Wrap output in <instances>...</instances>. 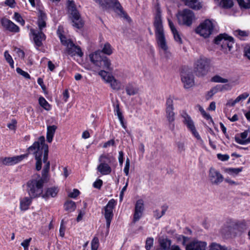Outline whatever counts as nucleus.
<instances>
[{
  "label": "nucleus",
  "mask_w": 250,
  "mask_h": 250,
  "mask_svg": "<svg viewBox=\"0 0 250 250\" xmlns=\"http://www.w3.org/2000/svg\"><path fill=\"white\" fill-rule=\"evenodd\" d=\"M28 151L32 153L36 160V169L39 171L42 168V160L45 163L42 171V176L45 178L50 169V163L47 161L48 146L45 143V138L43 136H40L38 141L35 142L32 146L28 148Z\"/></svg>",
  "instance_id": "1"
},
{
  "label": "nucleus",
  "mask_w": 250,
  "mask_h": 250,
  "mask_svg": "<svg viewBox=\"0 0 250 250\" xmlns=\"http://www.w3.org/2000/svg\"><path fill=\"white\" fill-rule=\"evenodd\" d=\"M153 24L155 28L156 39L158 46L160 50L163 51L165 57L169 58L171 57V53L168 50V46L166 40L162 20L161 12L160 8L158 7L156 8Z\"/></svg>",
  "instance_id": "2"
},
{
  "label": "nucleus",
  "mask_w": 250,
  "mask_h": 250,
  "mask_svg": "<svg viewBox=\"0 0 250 250\" xmlns=\"http://www.w3.org/2000/svg\"><path fill=\"white\" fill-rule=\"evenodd\" d=\"M44 180L40 175L30 180L27 183V191L31 198H37L42 196Z\"/></svg>",
  "instance_id": "3"
},
{
  "label": "nucleus",
  "mask_w": 250,
  "mask_h": 250,
  "mask_svg": "<svg viewBox=\"0 0 250 250\" xmlns=\"http://www.w3.org/2000/svg\"><path fill=\"white\" fill-rule=\"evenodd\" d=\"M67 8L68 12L71 15V19L73 23V26L78 29L82 28L83 22L82 20L80 14L77 10L74 1L68 0Z\"/></svg>",
  "instance_id": "4"
},
{
  "label": "nucleus",
  "mask_w": 250,
  "mask_h": 250,
  "mask_svg": "<svg viewBox=\"0 0 250 250\" xmlns=\"http://www.w3.org/2000/svg\"><path fill=\"white\" fill-rule=\"evenodd\" d=\"M214 26L212 21L207 19L200 24L196 28L195 32L200 36L207 38L212 34Z\"/></svg>",
  "instance_id": "5"
},
{
  "label": "nucleus",
  "mask_w": 250,
  "mask_h": 250,
  "mask_svg": "<svg viewBox=\"0 0 250 250\" xmlns=\"http://www.w3.org/2000/svg\"><path fill=\"white\" fill-rule=\"evenodd\" d=\"M209 67V60L206 58H200L194 63V71L198 76L207 74Z\"/></svg>",
  "instance_id": "6"
},
{
  "label": "nucleus",
  "mask_w": 250,
  "mask_h": 250,
  "mask_svg": "<svg viewBox=\"0 0 250 250\" xmlns=\"http://www.w3.org/2000/svg\"><path fill=\"white\" fill-rule=\"evenodd\" d=\"M178 22L180 24L190 26L195 20L193 12L189 9H185L179 11L177 15Z\"/></svg>",
  "instance_id": "7"
},
{
  "label": "nucleus",
  "mask_w": 250,
  "mask_h": 250,
  "mask_svg": "<svg viewBox=\"0 0 250 250\" xmlns=\"http://www.w3.org/2000/svg\"><path fill=\"white\" fill-rule=\"evenodd\" d=\"M214 42L217 44H221L223 48H228L229 51H230L233 47V38L226 34H221L215 38Z\"/></svg>",
  "instance_id": "8"
},
{
  "label": "nucleus",
  "mask_w": 250,
  "mask_h": 250,
  "mask_svg": "<svg viewBox=\"0 0 250 250\" xmlns=\"http://www.w3.org/2000/svg\"><path fill=\"white\" fill-rule=\"evenodd\" d=\"M116 205V201L113 199L110 200L107 204L104 207V211L103 213L106 220V226L109 229L111 221L113 217V209Z\"/></svg>",
  "instance_id": "9"
},
{
  "label": "nucleus",
  "mask_w": 250,
  "mask_h": 250,
  "mask_svg": "<svg viewBox=\"0 0 250 250\" xmlns=\"http://www.w3.org/2000/svg\"><path fill=\"white\" fill-rule=\"evenodd\" d=\"M208 179L212 185H218L224 180V177L220 172L213 167L209 170Z\"/></svg>",
  "instance_id": "10"
},
{
  "label": "nucleus",
  "mask_w": 250,
  "mask_h": 250,
  "mask_svg": "<svg viewBox=\"0 0 250 250\" xmlns=\"http://www.w3.org/2000/svg\"><path fill=\"white\" fill-rule=\"evenodd\" d=\"M182 117L184 119V123L187 125V127L190 130L194 136L198 140L202 141L200 136L196 131L194 123L190 117L186 113L182 114Z\"/></svg>",
  "instance_id": "11"
},
{
  "label": "nucleus",
  "mask_w": 250,
  "mask_h": 250,
  "mask_svg": "<svg viewBox=\"0 0 250 250\" xmlns=\"http://www.w3.org/2000/svg\"><path fill=\"white\" fill-rule=\"evenodd\" d=\"M181 80L185 88L192 87L194 83V77L191 72L183 71L181 73Z\"/></svg>",
  "instance_id": "12"
},
{
  "label": "nucleus",
  "mask_w": 250,
  "mask_h": 250,
  "mask_svg": "<svg viewBox=\"0 0 250 250\" xmlns=\"http://www.w3.org/2000/svg\"><path fill=\"white\" fill-rule=\"evenodd\" d=\"M207 246L206 242L194 240L186 245V250H206Z\"/></svg>",
  "instance_id": "13"
},
{
  "label": "nucleus",
  "mask_w": 250,
  "mask_h": 250,
  "mask_svg": "<svg viewBox=\"0 0 250 250\" xmlns=\"http://www.w3.org/2000/svg\"><path fill=\"white\" fill-rule=\"evenodd\" d=\"M144 210V204L142 199L137 201L135 207V211L133 216V221H138L142 217L143 211Z\"/></svg>",
  "instance_id": "14"
},
{
  "label": "nucleus",
  "mask_w": 250,
  "mask_h": 250,
  "mask_svg": "<svg viewBox=\"0 0 250 250\" xmlns=\"http://www.w3.org/2000/svg\"><path fill=\"white\" fill-rule=\"evenodd\" d=\"M30 34L34 36V41L36 45L41 46L42 42L45 39V36L42 31H37L34 29H30Z\"/></svg>",
  "instance_id": "15"
},
{
  "label": "nucleus",
  "mask_w": 250,
  "mask_h": 250,
  "mask_svg": "<svg viewBox=\"0 0 250 250\" xmlns=\"http://www.w3.org/2000/svg\"><path fill=\"white\" fill-rule=\"evenodd\" d=\"M27 154H23L12 157H3L4 165L12 166L17 164L21 161L23 159L27 157Z\"/></svg>",
  "instance_id": "16"
},
{
  "label": "nucleus",
  "mask_w": 250,
  "mask_h": 250,
  "mask_svg": "<svg viewBox=\"0 0 250 250\" xmlns=\"http://www.w3.org/2000/svg\"><path fill=\"white\" fill-rule=\"evenodd\" d=\"M234 101L230 100L228 102L225 109V112L227 118L231 121L234 122V114H233V106Z\"/></svg>",
  "instance_id": "17"
},
{
  "label": "nucleus",
  "mask_w": 250,
  "mask_h": 250,
  "mask_svg": "<svg viewBox=\"0 0 250 250\" xmlns=\"http://www.w3.org/2000/svg\"><path fill=\"white\" fill-rule=\"evenodd\" d=\"M1 23L3 27L10 32H18L19 31V27L7 19H2L1 20Z\"/></svg>",
  "instance_id": "18"
},
{
  "label": "nucleus",
  "mask_w": 250,
  "mask_h": 250,
  "mask_svg": "<svg viewBox=\"0 0 250 250\" xmlns=\"http://www.w3.org/2000/svg\"><path fill=\"white\" fill-rule=\"evenodd\" d=\"M166 117L168 123L169 127L173 130L175 127L174 121L175 120V113L174 109H166Z\"/></svg>",
  "instance_id": "19"
},
{
  "label": "nucleus",
  "mask_w": 250,
  "mask_h": 250,
  "mask_svg": "<svg viewBox=\"0 0 250 250\" xmlns=\"http://www.w3.org/2000/svg\"><path fill=\"white\" fill-rule=\"evenodd\" d=\"M102 57L100 55L99 51H95L89 55V58L91 62H92L95 66L101 67L102 65Z\"/></svg>",
  "instance_id": "20"
},
{
  "label": "nucleus",
  "mask_w": 250,
  "mask_h": 250,
  "mask_svg": "<svg viewBox=\"0 0 250 250\" xmlns=\"http://www.w3.org/2000/svg\"><path fill=\"white\" fill-rule=\"evenodd\" d=\"M66 48L68 53L72 56L78 55L80 57H82L83 56V53L81 48L78 46L75 45L73 42L69 43V45L66 47Z\"/></svg>",
  "instance_id": "21"
},
{
  "label": "nucleus",
  "mask_w": 250,
  "mask_h": 250,
  "mask_svg": "<svg viewBox=\"0 0 250 250\" xmlns=\"http://www.w3.org/2000/svg\"><path fill=\"white\" fill-rule=\"evenodd\" d=\"M168 25L172 33L174 40L178 44H181L183 43V40L178 31L176 29L174 24L171 20L168 19Z\"/></svg>",
  "instance_id": "22"
},
{
  "label": "nucleus",
  "mask_w": 250,
  "mask_h": 250,
  "mask_svg": "<svg viewBox=\"0 0 250 250\" xmlns=\"http://www.w3.org/2000/svg\"><path fill=\"white\" fill-rule=\"evenodd\" d=\"M58 191L59 189L56 187L48 188L44 193L42 192V197L45 199H48L50 197L54 198L57 196Z\"/></svg>",
  "instance_id": "23"
},
{
  "label": "nucleus",
  "mask_w": 250,
  "mask_h": 250,
  "mask_svg": "<svg viewBox=\"0 0 250 250\" xmlns=\"http://www.w3.org/2000/svg\"><path fill=\"white\" fill-rule=\"evenodd\" d=\"M97 170L102 175H105L109 174L112 171L111 167L108 164L101 163L97 167Z\"/></svg>",
  "instance_id": "24"
},
{
  "label": "nucleus",
  "mask_w": 250,
  "mask_h": 250,
  "mask_svg": "<svg viewBox=\"0 0 250 250\" xmlns=\"http://www.w3.org/2000/svg\"><path fill=\"white\" fill-rule=\"evenodd\" d=\"M32 198L30 196L25 197L21 199L20 208L21 210L25 211L28 209L31 204Z\"/></svg>",
  "instance_id": "25"
},
{
  "label": "nucleus",
  "mask_w": 250,
  "mask_h": 250,
  "mask_svg": "<svg viewBox=\"0 0 250 250\" xmlns=\"http://www.w3.org/2000/svg\"><path fill=\"white\" fill-rule=\"evenodd\" d=\"M46 16L42 11H39L38 25L40 31H42L43 28L46 27Z\"/></svg>",
  "instance_id": "26"
},
{
  "label": "nucleus",
  "mask_w": 250,
  "mask_h": 250,
  "mask_svg": "<svg viewBox=\"0 0 250 250\" xmlns=\"http://www.w3.org/2000/svg\"><path fill=\"white\" fill-rule=\"evenodd\" d=\"M99 161L101 163L108 164L110 165L111 164L115 162L116 160L112 156L107 154L101 155L99 157Z\"/></svg>",
  "instance_id": "27"
},
{
  "label": "nucleus",
  "mask_w": 250,
  "mask_h": 250,
  "mask_svg": "<svg viewBox=\"0 0 250 250\" xmlns=\"http://www.w3.org/2000/svg\"><path fill=\"white\" fill-rule=\"evenodd\" d=\"M248 135V130H245L240 134L241 138L235 137V142L241 145H245L250 143V136L246 139Z\"/></svg>",
  "instance_id": "28"
},
{
  "label": "nucleus",
  "mask_w": 250,
  "mask_h": 250,
  "mask_svg": "<svg viewBox=\"0 0 250 250\" xmlns=\"http://www.w3.org/2000/svg\"><path fill=\"white\" fill-rule=\"evenodd\" d=\"M57 126L55 125H49L47 127L46 139L48 143H51L55 131L57 129Z\"/></svg>",
  "instance_id": "29"
},
{
  "label": "nucleus",
  "mask_w": 250,
  "mask_h": 250,
  "mask_svg": "<svg viewBox=\"0 0 250 250\" xmlns=\"http://www.w3.org/2000/svg\"><path fill=\"white\" fill-rule=\"evenodd\" d=\"M111 7L114 8L115 11L118 14L123 15L124 16L125 15L118 0H112Z\"/></svg>",
  "instance_id": "30"
},
{
  "label": "nucleus",
  "mask_w": 250,
  "mask_h": 250,
  "mask_svg": "<svg viewBox=\"0 0 250 250\" xmlns=\"http://www.w3.org/2000/svg\"><path fill=\"white\" fill-rule=\"evenodd\" d=\"M62 28L59 26L57 30V34L60 38L62 43L66 47H67L69 45V43H72V42L70 40H67L66 38L62 34Z\"/></svg>",
  "instance_id": "31"
},
{
  "label": "nucleus",
  "mask_w": 250,
  "mask_h": 250,
  "mask_svg": "<svg viewBox=\"0 0 250 250\" xmlns=\"http://www.w3.org/2000/svg\"><path fill=\"white\" fill-rule=\"evenodd\" d=\"M107 83L110 84L111 88L113 90L118 91L121 89V83L116 80L113 76L112 77Z\"/></svg>",
  "instance_id": "32"
},
{
  "label": "nucleus",
  "mask_w": 250,
  "mask_h": 250,
  "mask_svg": "<svg viewBox=\"0 0 250 250\" xmlns=\"http://www.w3.org/2000/svg\"><path fill=\"white\" fill-rule=\"evenodd\" d=\"M161 248L164 250H169L171 244L170 240L167 238L160 239L159 241Z\"/></svg>",
  "instance_id": "33"
},
{
  "label": "nucleus",
  "mask_w": 250,
  "mask_h": 250,
  "mask_svg": "<svg viewBox=\"0 0 250 250\" xmlns=\"http://www.w3.org/2000/svg\"><path fill=\"white\" fill-rule=\"evenodd\" d=\"M220 6L225 8H229L233 5L232 0H215Z\"/></svg>",
  "instance_id": "34"
},
{
  "label": "nucleus",
  "mask_w": 250,
  "mask_h": 250,
  "mask_svg": "<svg viewBox=\"0 0 250 250\" xmlns=\"http://www.w3.org/2000/svg\"><path fill=\"white\" fill-rule=\"evenodd\" d=\"M125 91L127 95L129 96L134 95L137 94L138 90L132 84H128L125 87Z\"/></svg>",
  "instance_id": "35"
},
{
  "label": "nucleus",
  "mask_w": 250,
  "mask_h": 250,
  "mask_svg": "<svg viewBox=\"0 0 250 250\" xmlns=\"http://www.w3.org/2000/svg\"><path fill=\"white\" fill-rule=\"evenodd\" d=\"M111 62L109 59L104 57L102 60V66L100 68H103L108 70H111L112 68L111 67Z\"/></svg>",
  "instance_id": "36"
},
{
  "label": "nucleus",
  "mask_w": 250,
  "mask_h": 250,
  "mask_svg": "<svg viewBox=\"0 0 250 250\" xmlns=\"http://www.w3.org/2000/svg\"><path fill=\"white\" fill-rule=\"evenodd\" d=\"M101 51L105 54L110 55L113 52V48L108 42H106L102 47Z\"/></svg>",
  "instance_id": "37"
},
{
  "label": "nucleus",
  "mask_w": 250,
  "mask_h": 250,
  "mask_svg": "<svg viewBox=\"0 0 250 250\" xmlns=\"http://www.w3.org/2000/svg\"><path fill=\"white\" fill-rule=\"evenodd\" d=\"M39 103L40 105L46 110L48 111L50 109V105L43 97H40L39 98Z\"/></svg>",
  "instance_id": "38"
},
{
  "label": "nucleus",
  "mask_w": 250,
  "mask_h": 250,
  "mask_svg": "<svg viewBox=\"0 0 250 250\" xmlns=\"http://www.w3.org/2000/svg\"><path fill=\"white\" fill-rule=\"evenodd\" d=\"M237 33V37L241 40H245L246 38L249 35V32L247 31H243L239 29L235 30Z\"/></svg>",
  "instance_id": "39"
},
{
  "label": "nucleus",
  "mask_w": 250,
  "mask_h": 250,
  "mask_svg": "<svg viewBox=\"0 0 250 250\" xmlns=\"http://www.w3.org/2000/svg\"><path fill=\"white\" fill-rule=\"evenodd\" d=\"M209 250H231V249L222 246L216 243H212L209 246Z\"/></svg>",
  "instance_id": "40"
},
{
  "label": "nucleus",
  "mask_w": 250,
  "mask_h": 250,
  "mask_svg": "<svg viewBox=\"0 0 250 250\" xmlns=\"http://www.w3.org/2000/svg\"><path fill=\"white\" fill-rule=\"evenodd\" d=\"M99 75L106 83L109 82V81L113 76L112 75L108 74L106 71L104 70H101L99 71Z\"/></svg>",
  "instance_id": "41"
},
{
  "label": "nucleus",
  "mask_w": 250,
  "mask_h": 250,
  "mask_svg": "<svg viewBox=\"0 0 250 250\" xmlns=\"http://www.w3.org/2000/svg\"><path fill=\"white\" fill-rule=\"evenodd\" d=\"M211 81L212 82L218 83H228L229 82V80L223 78L220 76L216 75L211 78Z\"/></svg>",
  "instance_id": "42"
},
{
  "label": "nucleus",
  "mask_w": 250,
  "mask_h": 250,
  "mask_svg": "<svg viewBox=\"0 0 250 250\" xmlns=\"http://www.w3.org/2000/svg\"><path fill=\"white\" fill-rule=\"evenodd\" d=\"M64 208L66 210L69 212L74 211L76 208L75 202L72 201L66 202L64 204Z\"/></svg>",
  "instance_id": "43"
},
{
  "label": "nucleus",
  "mask_w": 250,
  "mask_h": 250,
  "mask_svg": "<svg viewBox=\"0 0 250 250\" xmlns=\"http://www.w3.org/2000/svg\"><path fill=\"white\" fill-rule=\"evenodd\" d=\"M241 8L245 9L250 8V0H237Z\"/></svg>",
  "instance_id": "44"
},
{
  "label": "nucleus",
  "mask_w": 250,
  "mask_h": 250,
  "mask_svg": "<svg viewBox=\"0 0 250 250\" xmlns=\"http://www.w3.org/2000/svg\"><path fill=\"white\" fill-rule=\"evenodd\" d=\"M174 97L173 96H169L166 100V109H174L173 101Z\"/></svg>",
  "instance_id": "45"
},
{
  "label": "nucleus",
  "mask_w": 250,
  "mask_h": 250,
  "mask_svg": "<svg viewBox=\"0 0 250 250\" xmlns=\"http://www.w3.org/2000/svg\"><path fill=\"white\" fill-rule=\"evenodd\" d=\"M246 229V222L244 221L237 222L235 223V229H237L240 232H243Z\"/></svg>",
  "instance_id": "46"
},
{
  "label": "nucleus",
  "mask_w": 250,
  "mask_h": 250,
  "mask_svg": "<svg viewBox=\"0 0 250 250\" xmlns=\"http://www.w3.org/2000/svg\"><path fill=\"white\" fill-rule=\"evenodd\" d=\"M4 55L6 61L9 63L10 66L12 68H14V61L11 55L8 53L7 51H5Z\"/></svg>",
  "instance_id": "47"
},
{
  "label": "nucleus",
  "mask_w": 250,
  "mask_h": 250,
  "mask_svg": "<svg viewBox=\"0 0 250 250\" xmlns=\"http://www.w3.org/2000/svg\"><path fill=\"white\" fill-rule=\"evenodd\" d=\"M91 250H97L99 247V239L97 237H94L91 243Z\"/></svg>",
  "instance_id": "48"
},
{
  "label": "nucleus",
  "mask_w": 250,
  "mask_h": 250,
  "mask_svg": "<svg viewBox=\"0 0 250 250\" xmlns=\"http://www.w3.org/2000/svg\"><path fill=\"white\" fill-rule=\"evenodd\" d=\"M154 239L153 238L149 237L146 239V250H150L153 245Z\"/></svg>",
  "instance_id": "49"
},
{
  "label": "nucleus",
  "mask_w": 250,
  "mask_h": 250,
  "mask_svg": "<svg viewBox=\"0 0 250 250\" xmlns=\"http://www.w3.org/2000/svg\"><path fill=\"white\" fill-rule=\"evenodd\" d=\"M185 3L188 6L195 8L197 6V0H184Z\"/></svg>",
  "instance_id": "50"
},
{
  "label": "nucleus",
  "mask_w": 250,
  "mask_h": 250,
  "mask_svg": "<svg viewBox=\"0 0 250 250\" xmlns=\"http://www.w3.org/2000/svg\"><path fill=\"white\" fill-rule=\"evenodd\" d=\"M165 211L166 209H163L161 211L157 209L154 211V217L156 219H158L165 213Z\"/></svg>",
  "instance_id": "51"
},
{
  "label": "nucleus",
  "mask_w": 250,
  "mask_h": 250,
  "mask_svg": "<svg viewBox=\"0 0 250 250\" xmlns=\"http://www.w3.org/2000/svg\"><path fill=\"white\" fill-rule=\"evenodd\" d=\"M16 71L18 74L22 75L24 78H25L26 79H29L30 78V76L28 73L24 71L23 70H22L19 67L17 68Z\"/></svg>",
  "instance_id": "52"
},
{
  "label": "nucleus",
  "mask_w": 250,
  "mask_h": 250,
  "mask_svg": "<svg viewBox=\"0 0 250 250\" xmlns=\"http://www.w3.org/2000/svg\"><path fill=\"white\" fill-rule=\"evenodd\" d=\"M14 19L17 22L20 23L22 25H23L24 24V21L22 19V17L19 13L17 12L15 13Z\"/></svg>",
  "instance_id": "53"
},
{
  "label": "nucleus",
  "mask_w": 250,
  "mask_h": 250,
  "mask_svg": "<svg viewBox=\"0 0 250 250\" xmlns=\"http://www.w3.org/2000/svg\"><path fill=\"white\" fill-rule=\"evenodd\" d=\"M65 222L64 220L62 219L61 221L60 228V235L61 237H63L64 235V232L65 229Z\"/></svg>",
  "instance_id": "54"
},
{
  "label": "nucleus",
  "mask_w": 250,
  "mask_h": 250,
  "mask_svg": "<svg viewBox=\"0 0 250 250\" xmlns=\"http://www.w3.org/2000/svg\"><path fill=\"white\" fill-rule=\"evenodd\" d=\"M217 158L221 161H228L229 158V156L228 154H222L221 153H218L217 154Z\"/></svg>",
  "instance_id": "55"
},
{
  "label": "nucleus",
  "mask_w": 250,
  "mask_h": 250,
  "mask_svg": "<svg viewBox=\"0 0 250 250\" xmlns=\"http://www.w3.org/2000/svg\"><path fill=\"white\" fill-rule=\"evenodd\" d=\"M249 96V94L248 93H244L241 95H240L239 96H238L235 99V103H238L241 101H243L245 99H246L248 96Z\"/></svg>",
  "instance_id": "56"
},
{
  "label": "nucleus",
  "mask_w": 250,
  "mask_h": 250,
  "mask_svg": "<svg viewBox=\"0 0 250 250\" xmlns=\"http://www.w3.org/2000/svg\"><path fill=\"white\" fill-rule=\"evenodd\" d=\"M17 122L16 120L13 119L8 124L7 127L11 130H15L16 128Z\"/></svg>",
  "instance_id": "57"
},
{
  "label": "nucleus",
  "mask_w": 250,
  "mask_h": 250,
  "mask_svg": "<svg viewBox=\"0 0 250 250\" xmlns=\"http://www.w3.org/2000/svg\"><path fill=\"white\" fill-rule=\"evenodd\" d=\"M224 172L228 176H234V168H224Z\"/></svg>",
  "instance_id": "58"
},
{
  "label": "nucleus",
  "mask_w": 250,
  "mask_h": 250,
  "mask_svg": "<svg viewBox=\"0 0 250 250\" xmlns=\"http://www.w3.org/2000/svg\"><path fill=\"white\" fill-rule=\"evenodd\" d=\"M31 240V238L24 240L21 243V245L24 248V250H28V247L30 242Z\"/></svg>",
  "instance_id": "59"
},
{
  "label": "nucleus",
  "mask_w": 250,
  "mask_h": 250,
  "mask_svg": "<svg viewBox=\"0 0 250 250\" xmlns=\"http://www.w3.org/2000/svg\"><path fill=\"white\" fill-rule=\"evenodd\" d=\"M130 167V161L128 158H127L125 162V166L124 169V171L125 175L127 176L129 174V169Z\"/></svg>",
  "instance_id": "60"
},
{
  "label": "nucleus",
  "mask_w": 250,
  "mask_h": 250,
  "mask_svg": "<svg viewBox=\"0 0 250 250\" xmlns=\"http://www.w3.org/2000/svg\"><path fill=\"white\" fill-rule=\"evenodd\" d=\"M80 194V191L77 189H74L73 191L69 193L68 194L69 197L71 198H76Z\"/></svg>",
  "instance_id": "61"
},
{
  "label": "nucleus",
  "mask_w": 250,
  "mask_h": 250,
  "mask_svg": "<svg viewBox=\"0 0 250 250\" xmlns=\"http://www.w3.org/2000/svg\"><path fill=\"white\" fill-rule=\"evenodd\" d=\"M103 185V181L101 179H97L94 183L93 187L95 188L100 189Z\"/></svg>",
  "instance_id": "62"
},
{
  "label": "nucleus",
  "mask_w": 250,
  "mask_h": 250,
  "mask_svg": "<svg viewBox=\"0 0 250 250\" xmlns=\"http://www.w3.org/2000/svg\"><path fill=\"white\" fill-rule=\"evenodd\" d=\"M244 55L249 60H250V46H248L244 48Z\"/></svg>",
  "instance_id": "63"
},
{
  "label": "nucleus",
  "mask_w": 250,
  "mask_h": 250,
  "mask_svg": "<svg viewBox=\"0 0 250 250\" xmlns=\"http://www.w3.org/2000/svg\"><path fill=\"white\" fill-rule=\"evenodd\" d=\"M232 83H233L232 82L231 83H227V84L222 85L221 88V90H230L232 87V86H233Z\"/></svg>",
  "instance_id": "64"
}]
</instances>
